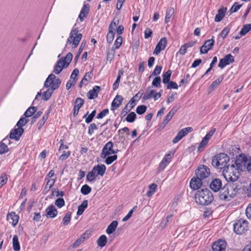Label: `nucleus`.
I'll use <instances>...</instances> for the list:
<instances>
[{"label":"nucleus","instance_id":"nucleus-25","mask_svg":"<svg viewBox=\"0 0 251 251\" xmlns=\"http://www.w3.org/2000/svg\"><path fill=\"white\" fill-rule=\"evenodd\" d=\"M7 220L13 226H15L18 222L19 216L16 215L15 212H11L7 215Z\"/></svg>","mask_w":251,"mask_h":251},{"label":"nucleus","instance_id":"nucleus-19","mask_svg":"<svg viewBox=\"0 0 251 251\" xmlns=\"http://www.w3.org/2000/svg\"><path fill=\"white\" fill-rule=\"evenodd\" d=\"M222 186V180L220 178L213 179L210 184V187L214 192H218L221 190Z\"/></svg>","mask_w":251,"mask_h":251},{"label":"nucleus","instance_id":"nucleus-11","mask_svg":"<svg viewBox=\"0 0 251 251\" xmlns=\"http://www.w3.org/2000/svg\"><path fill=\"white\" fill-rule=\"evenodd\" d=\"M113 143L111 141L107 142L103 147L101 152L100 157L102 158H105L107 156L112 154V151L113 150Z\"/></svg>","mask_w":251,"mask_h":251},{"label":"nucleus","instance_id":"nucleus-35","mask_svg":"<svg viewBox=\"0 0 251 251\" xmlns=\"http://www.w3.org/2000/svg\"><path fill=\"white\" fill-rule=\"evenodd\" d=\"M13 248L15 251H19L20 250V246L18 240L17 235H14L13 238Z\"/></svg>","mask_w":251,"mask_h":251},{"label":"nucleus","instance_id":"nucleus-36","mask_svg":"<svg viewBox=\"0 0 251 251\" xmlns=\"http://www.w3.org/2000/svg\"><path fill=\"white\" fill-rule=\"evenodd\" d=\"M174 13V9L173 7H169L167 9L166 12V16L165 21L166 23H168L170 21L171 17L173 16Z\"/></svg>","mask_w":251,"mask_h":251},{"label":"nucleus","instance_id":"nucleus-48","mask_svg":"<svg viewBox=\"0 0 251 251\" xmlns=\"http://www.w3.org/2000/svg\"><path fill=\"white\" fill-rule=\"evenodd\" d=\"M172 215H168L167 217L162 220L160 223V226L161 228H164L167 225V224L170 222Z\"/></svg>","mask_w":251,"mask_h":251},{"label":"nucleus","instance_id":"nucleus-2","mask_svg":"<svg viewBox=\"0 0 251 251\" xmlns=\"http://www.w3.org/2000/svg\"><path fill=\"white\" fill-rule=\"evenodd\" d=\"M238 191L237 185L235 183L228 182L220 190L219 197L221 200L229 201L234 197Z\"/></svg>","mask_w":251,"mask_h":251},{"label":"nucleus","instance_id":"nucleus-1","mask_svg":"<svg viewBox=\"0 0 251 251\" xmlns=\"http://www.w3.org/2000/svg\"><path fill=\"white\" fill-rule=\"evenodd\" d=\"M214 200L212 193L207 188L198 190L195 195L196 202L201 205H207Z\"/></svg>","mask_w":251,"mask_h":251},{"label":"nucleus","instance_id":"nucleus-61","mask_svg":"<svg viewBox=\"0 0 251 251\" xmlns=\"http://www.w3.org/2000/svg\"><path fill=\"white\" fill-rule=\"evenodd\" d=\"M167 88L168 89H177L178 87L176 83L174 81H169L167 83Z\"/></svg>","mask_w":251,"mask_h":251},{"label":"nucleus","instance_id":"nucleus-46","mask_svg":"<svg viewBox=\"0 0 251 251\" xmlns=\"http://www.w3.org/2000/svg\"><path fill=\"white\" fill-rule=\"evenodd\" d=\"M242 6V4H238V3L237 2H235L229 10L230 14H231L234 12H237L241 8Z\"/></svg>","mask_w":251,"mask_h":251},{"label":"nucleus","instance_id":"nucleus-5","mask_svg":"<svg viewBox=\"0 0 251 251\" xmlns=\"http://www.w3.org/2000/svg\"><path fill=\"white\" fill-rule=\"evenodd\" d=\"M248 223L245 220L240 219L233 225L234 231L237 234H242L247 231Z\"/></svg>","mask_w":251,"mask_h":251},{"label":"nucleus","instance_id":"nucleus-18","mask_svg":"<svg viewBox=\"0 0 251 251\" xmlns=\"http://www.w3.org/2000/svg\"><path fill=\"white\" fill-rule=\"evenodd\" d=\"M45 212V216L48 218H54L58 214L57 210L53 204L49 206L46 208Z\"/></svg>","mask_w":251,"mask_h":251},{"label":"nucleus","instance_id":"nucleus-3","mask_svg":"<svg viewBox=\"0 0 251 251\" xmlns=\"http://www.w3.org/2000/svg\"><path fill=\"white\" fill-rule=\"evenodd\" d=\"M229 158L225 153L218 154L213 157L212 165L214 167L219 169H223L227 165Z\"/></svg>","mask_w":251,"mask_h":251},{"label":"nucleus","instance_id":"nucleus-58","mask_svg":"<svg viewBox=\"0 0 251 251\" xmlns=\"http://www.w3.org/2000/svg\"><path fill=\"white\" fill-rule=\"evenodd\" d=\"M7 180V175L5 174L0 176V188L6 183Z\"/></svg>","mask_w":251,"mask_h":251},{"label":"nucleus","instance_id":"nucleus-24","mask_svg":"<svg viewBox=\"0 0 251 251\" xmlns=\"http://www.w3.org/2000/svg\"><path fill=\"white\" fill-rule=\"evenodd\" d=\"M89 4H84L79 13L78 18L81 21H83L86 18L89 11Z\"/></svg>","mask_w":251,"mask_h":251},{"label":"nucleus","instance_id":"nucleus-44","mask_svg":"<svg viewBox=\"0 0 251 251\" xmlns=\"http://www.w3.org/2000/svg\"><path fill=\"white\" fill-rule=\"evenodd\" d=\"M54 91H53L52 89H51L50 88H48V89L44 93L43 95V99L44 100H49V99L51 96L53 92Z\"/></svg>","mask_w":251,"mask_h":251},{"label":"nucleus","instance_id":"nucleus-22","mask_svg":"<svg viewBox=\"0 0 251 251\" xmlns=\"http://www.w3.org/2000/svg\"><path fill=\"white\" fill-rule=\"evenodd\" d=\"M100 87L99 86H95L92 90H90L87 93L88 98L90 100L97 98L98 96V93L100 91Z\"/></svg>","mask_w":251,"mask_h":251},{"label":"nucleus","instance_id":"nucleus-50","mask_svg":"<svg viewBox=\"0 0 251 251\" xmlns=\"http://www.w3.org/2000/svg\"><path fill=\"white\" fill-rule=\"evenodd\" d=\"M161 81V77L160 76H156L152 82V85L155 87H160Z\"/></svg>","mask_w":251,"mask_h":251},{"label":"nucleus","instance_id":"nucleus-63","mask_svg":"<svg viewBox=\"0 0 251 251\" xmlns=\"http://www.w3.org/2000/svg\"><path fill=\"white\" fill-rule=\"evenodd\" d=\"M172 157V155L170 153H168L165 155L162 160L161 161V163H163L165 166H167L168 163L169 162L171 158Z\"/></svg>","mask_w":251,"mask_h":251},{"label":"nucleus","instance_id":"nucleus-49","mask_svg":"<svg viewBox=\"0 0 251 251\" xmlns=\"http://www.w3.org/2000/svg\"><path fill=\"white\" fill-rule=\"evenodd\" d=\"M105 158V163L107 165H110L117 159V155H114L113 156H108Z\"/></svg>","mask_w":251,"mask_h":251},{"label":"nucleus","instance_id":"nucleus-9","mask_svg":"<svg viewBox=\"0 0 251 251\" xmlns=\"http://www.w3.org/2000/svg\"><path fill=\"white\" fill-rule=\"evenodd\" d=\"M240 162V159H238L236 161L235 165L234 164H231V165H227L226 167H225L223 169V175L225 178H232V176H230V175L231 174V173H233L234 172V170H238V169H240L241 168H239L237 166V162Z\"/></svg>","mask_w":251,"mask_h":251},{"label":"nucleus","instance_id":"nucleus-13","mask_svg":"<svg viewBox=\"0 0 251 251\" xmlns=\"http://www.w3.org/2000/svg\"><path fill=\"white\" fill-rule=\"evenodd\" d=\"M167 41L165 37L162 38L156 45L153 53L158 55L161 50H164L167 46Z\"/></svg>","mask_w":251,"mask_h":251},{"label":"nucleus","instance_id":"nucleus-40","mask_svg":"<svg viewBox=\"0 0 251 251\" xmlns=\"http://www.w3.org/2000/svg\"><path fill=\"white\" fill-rule=\"evenodd\" d=\"M150 88H147V92L144 94L143 99L144 100H147L150 99L153 95L154 91L153 90H150Z\"/></svg>","mask_w":251,"mask_h":251},{"label":"nucleus","instance_id":"nucleus-45","mask_svg":"<svg viewBox=\"0 0 251 251\" xmlns=\"http://www.w3.org/2000/svg\"><path fill=\"white\" fill-rule=\"evenodd\" d=\"M91 191V188L88 185L85 184L83 185L81 188V192L84 195H88Z\"/></svg>","mask_w":251,"mask_h":251},{"label":"nucleus","instance_id":"nucleus-59","mask_svg":"<svg viewBox=\"0 0 251 251\" xmlns=\"http://www.w3.org/2000/svg\"><path fill=\"white\" fill-rule=\"evenodd\" d=\"M162 67L161 66H156L153 70V71L152 72V74L151 75V76H157L159 75L162 70Z\"/></svg>","mask_w":251,"mask_h":251},{"label":"nucleus","instance_id":"nucleus-62","mask_svg":"<svg viewBox=\"0 0 251 251\" xmlns=\"http://www.w3.org/2000/svg\"><path fill=\"white\" fill-rule=\"evenodd\" d=\"M70 151H64L62 154L60 156L59 159L61 161L67 159L70 155Z\"/></svg>","mask_w":251,"mask_h":251},{"label":"nucleus","instance_id":"nucleus-51","mask_svg":"<svg viewBox=\"0 0 251 251\" xmlns=\"http://www.w3.org/2000/svg\"><path fill=\"white\" fill-rule=\"evenodd\" d=\"M147 110V107L144 105H141L137 106L136 111L139 115L144 114Z\"/></svg>","mask_w":251,"mask_h":251},{"label":"nucleus","instance_id":"nucleus-7","mask_svg":"<svg viewBox=\"0 0 251 251\" xmlns=\"http://www.w3.org/2000/svg\"><path fill=\"white\" fill-rule=\"evenodd\" d=\"M196 176L203 180L207 178L210 175V169L207 166L201 165L196 170Z\"/></svg>","mask_w":251,"mask_h":251},{"label":"nucleus","instance_id":"nucleus-31","mask_svg":"<svg viewBox=\"0 0 251 251\" xmlns=\"http://www.w3.org/2000/svg\"><path fill=\"white\" fill-rule=\"evenodd\" d=\"M88 206V201L87 200L84 201L82 203L79 205L78 207V210L77 211V215H81L82 214L83 212L85 210V209Z\"/></svg>","mask_w":251,"mask_h":251},{"label":"nucleus","instance_id":"nucleus-28","mask_svg":"<svg viewBox=\"0 0 251 251\" xmlns=\"http://www.w3.org/2000/svg\"><path fill=\"white\" fill-rule=\"evenodd\" d=\"M224 79V75H221L219 76L215 81H214L209 86L210 91H213L221 83Z\"/></svg>","mask_w":251,"mask_h":251},{"label":"nucleus","instance_id":"nucleus-47","mask_svg":"<svg viewBox=\"0 0 251 251\" xmlns=\"http://www.w3.org/2000/svg\"><path fill=\"white\" fill-rule=\"evenodd\" d=\"M72 53L69 52L65 57L61 58L65 61L66 66H68L73 58Z\"/></svg>","mask_w":251,"mask_h":251},{"label":"nucleus","instance_id":"nucleus-12","mask_svg":"<svg viewBox=\"0 0 251 251\" xmlns=\"http://www.w3.org/2000/svg\"><path fill=\"white\" fill-rule=\"evenodd\" d=\"M213 38V36L212 37ZM215 40L213 38L205 41L203 45L200 48V52L201 54L206 53L208 50H210L214 46Z\"/></svg>","mask_w":251,"mask_h":251},{"label":"nucleus","instance_id":"nucleus-17","mask_svg":"<svg viewBox=\"0 0 251 251\" xmlns=\"http://www.w3.org/2000/svg\"><path fill=\"white\" fill-rule=\"evenodd\" d=\"M202 183V180L196 176L191 179L190 187L193 190H198L201 188Z\"/></svg>","mask_w":251,"mask_h":251},{"label":"nucleus","instance_id":"nucleus-54","mask_svg":"<svg viewBox=\"0 0 251 251\" xmlns=\"http://www.w3.org/2000/svg\"><path fill=\"white\" fill-rule=\"evenodd\" d=\"M98 129L97 125L95 123L91 124L88 127V133L89 135H91L93 134L94 130Z\"/></svg>","mask_w":251,"mask_h":251},{"label":"nucleus","instance_id":"nucleus-16","mask_svg":"<svg viewBox=\"0 0 251 251\" xmlns=\"http://www.w3.org/2000/svg\"><path fill=\"white\" fill-rule=\"evenodd\" d=\"M24 129L22 127H18L12 130L10 133V137L9 138L15 139L18 141L20 139V137L24 133Z\"/></svg>","mask_w":251,"mask_h":251},{"label":"nucleus","instance_id":"nucleus-55","mask_svg":"<svg viewBox=\"0 0 251 251\" xmlns=\"http://www.w3.org/2000/svg\"><path fill=\"white\" fill-rule=\"evenodd\" d=\"M123 42V38L121 36H119L117 38L114 43L115 49H118L121 46Z\"/></svg>","mask_w":251,"mask_h":251},{"label":"nucleus","instance_id":"nucleus-64","mask_svg":"<svg viewBox=\"0 0 251 251\" xmlns=\"http://www.w3.org/2000/svg\"><path fill=\"white\" fill-rule=\"evenodd\" d=\"M88 114H89V112H87V113L86 114H85L83 117V118L85 119V122L87 124H89V123H91L92 121V120L94 117L91 114H89V115H88Z\"/></svg>","mask_w":251,"mask_h":251},{"label":"nucleus","instance_id":"nucleus-39","mask_svg":"<svg viewBox=\"0 0 251 251\" xmlns=\"http://www.w3.org/2000/svg\"><path fill=\"white\" fill-rule=\"evenodd\" d=\"M37 110L36 107L32 106L28 108L25 112L24 115L25 117H30L34 114Z\"/></svg>","mask_w":251,"mask_h":251},{"label":"nucleus","instance_id":"nucleus-41","mask_svg":"<svg viewBox=\"0 0 251 251\" xmlns=\"http://www.w3.org/2000/svg\"><path fill=\"white\" fill-rule=\"evenodd\" d=\"M71 218V213L70 212H67L65 214L64 218H63V220H62L63 224L64 226L68 225L70 222Z\"/></svg>","mask_w":251,"mask_h":251},{"label":"nucleus","instance_id":"nucleus-4","mask_svg":"<svg viewBox=\"0 0 251 251\" xmlns=\"http://www.w3.org/2000/svg\"><path fill=\"white\" fill-rule=\"evenodd\" d=\"M82 34L78 33V28H74L71 31L70 36L67 40V43L69 44H72V48L73 49H75L78 45L82 38Z\"/></svg>","mask_w":251,"mask_h":251},{"label":"nucleus","instance_id":"nucleus-37","mask_svg":"<svg viewBox=\"0 0 251 251\" xmlns=\"http://www.w3.org/2000/svg\"><path fill=\"white\" fill-rule=\"evenodd\" d=\"M172 75V71L171 70L167 71L165 73L162 75L163 79L162 82L164 84H167L169 82L170 78Z\"/></svg>","mask_w":251,"mask_h":251},{"label":"nucleus","instance_id":"nucleus-15","mask_svg":"<svg viewBox=\"0 0 251 251\" xmlns=\"http://www.w3.org/2000/svg\"><path fill=\"white\" fill-rule=\"evenodd\" d=\"M226 247V243L223 240L215 242L212 246L213 251H225Z\"/></svg>","mask_w":251,"mask_h":251},{"label":"nucleus","instance_id":"nucleus-56","mask_svg":"<svg viewBox=\"0 0 251 251\" xmlns=\"http://www.w3.org/2000/svg\"><path fill=\"white\" fill-rule=\"evenodd\" d=\"M55 204L58 208H61L64 206L65 201L63 198H58L55 201Z\"/></svg>","mask_w":251,"mask_h":251},{"label":"nucleus","instance_id":"nucleus-34","mask_svg":"<svg viewBox=\"0 0 251 251\" xmlns=\"http://www.w3.org/2000/svg\"><path fill=\"white\" fill-rule=\"evenodd\" d=\"M234 170V172L233 173H231V174L230 175V176H232V178H226L227 181H230L231 182L234 183L236 180H237L238 178H239V172L238 170Z\"/></svg>","mask_w":251,"mask_h":251},{"label":"nucleus","instance_id":"nucleus-42","mask_svg":"<svg viewBox=\"0 0 251 251\" xmlns=\"http://www.w3.org/2000/svg\"><path fill=\"white\" fill-rule=\"evenodd\" d=\"M136 118V115L134 112L129 113L126 116V120L129 123H133Z\"/></svg>","mask_w":251,"mask_h":251},{"label":"nucleus","instance_id":"nucleus-10","mask_svg":"<svg viewBox=\"0 0 251 251\" xmlns=\"http://www.w3.org/2000/svg\"><path fill=\"white\" fill-rule=\"evenodd\" d=\"M193 129L191 127H185L180 130L177 134L176 136L173 140V143L176 144L183 137L186 136L188 133L191 132Z\"/></svg>","mask_w":251,"mask_h":251},{"label":"nucleus","instance_id":"nucleus-30","mask_svg":"<svg viewBox=\"0 0 251 251\" xmlns=\"http://www.w3.org/2000/svg\"><path fill=\"white\" fill-rule=\"evenodd\" d=\"M118 226V222L117 221H112L111 224L108 226L106 229V233L108 234H110L113 233Z\"/></svg>","mask_w":251,"mask_h":251},{"label":"nucleus","instance_id":"nucleus-52","mask_svg":"<svg viewBox=\"0 0 251 251\" xmlns=\"http://www.w3.org/2000/svg\"><path fill=\"white\" fill-rule=\"evenodd\" d=\"M230 28L228 26L225 27L220 33V36L224 39H225L230 31Z\"/></svg>","mask_w":251,"mask_h":251},{"label":"nucleus","instance_id":"nucleus-14","mask_svg":"<svg viewBox=\"0 0 251 251\" xmlns=\"http://www.w3.org/2000/svg\"><path fill=\"white\" fill-rule=\"evenodd\" d=\"M234 61V57L230 54L226 55L224 58L221 59L218 64V67L222 69L224 68L226 66L232 63Z\"/></svg>","mask_w":251,"mask_h":251},{"label":"nucleus","instance_id":"nucleus-32","mask_svg":"<svg viewBox=\"0 0 251 251\" xmlns=\"http://www.w3.org/2000/svg\"><path fill=\"white\" fill-rule=\"evenodd\" d=\"M157 186L154 183H151L149 186V191L147 193V196L148 197H151L156 191Z\"/></svg>","mask_w":251,"mask_h":251},{"label":"nucleus","instance_id":"nucleus-29","mask_svg":"<svg viewBox=\"0 0 251 251\" xmlns=\"http://www.w3.org/2000/svg\"><path fill=\"white\" fill-rule=\"evenodd\" d=\"M123 100V98L122 96L117 95L112 102L111 106L116 108L119 107L121 105Z\"/></svg>","mask_w":251,"mask_h":251},{"label":"nucleus","instance_id":"nucleus-20","mask_svg":"<svg viewBox=\"0 0 251 251\" xmlns=\"http://www.w3.org/2000/svg\"><path fill=\"white\" fill-rule=\"evenodd\" d=\"M179 108L178 104L175 105L171 111L166 115L165 118L163 121L162 124L165 126L171 120L173 116L176 113Z\"/></svg>","mask_w":251,"mask_h":251},{"label":"nucleus","instance_id":"nucleus-6","mask_svg":"<svg viewBox=\"0 0 251 251\" xmlns=\"http://www.w3.org/2000/svg\"><path fill=\"white\" fill-rule=\"evenodd\" d=\"M61 83V80L59 78L56 79V76L54 74H50L47 78L44 86L48 88L50 86V89L54 91L57 89Z\"/></svg>","mask_w":251,"mask_h":251},{"label":"nucleus","instance_id":"nucleus-8","mask_svg":"<svg viewBox=\"0 0 251 251\" xmlns=\"http://www.w3.org/2000/svg\"><path fill=\"white\" fill-rule=\"evenodd\" d=\"M237 166L241 170L247 169L251 174V158L243 157L240 159V162H237Z\"/></svg>","mask_w":251,"mask_h":251},{"label":"nucleus","instance_id":"nucleus-27","mask_svg":"<svg viewBox=\"0 0 251 251\" xmlns=\"http://www.w3.org/2000/svg\"><path fill=\"white\" fill-rule=\"evenodd\" d=\"M47 180L46 186H45V188L43 190V193L44 194H47L50 189L52 187V186L54 185L56 178L53 179H49V178H46L45 179Z\"/></svg>","mask_w":251,"mask_h":251},{"label":"nucleus","instance_id":"nucleus-43","mask_svg":"<svg viewBox=\"0 0 251 251\" xmlns=\"http://www.w3.org/2000/svg\"><path fill=\"white\" fill-rule=\"evenodd\" d=\"M84 103V100L82 99L77 98L75 100L74 107L79 109L83 105Z\"/></svg>","mask_w":251,"mask_h":251},{"label":"nucleus","instance_id":"nucleus-60","mask_svg":"<svg viewBox=\"0 0 251 251\" xmlns=\"http://www.w3.org/2000/svg\"><path fill=\"white\" fill-rule=\"evenodd\" d=\"M93 74L92 71L87 72L85 74V75L83 78V80L84 81L89 82L92 78Z\"/></svg>","mask_w":251,"mask_h":251},{"label":"nucleus","instance_id":"nucleus-38","mask_svg":"<svg viewBox=\"0 0 251 251\" xmlns=\"http://www.w3.org/2000/svg\"><path fill=\"white\" fill-rule=\"evenodd\" d=\"M106 242L107 237L104 235L100 236L97 241L98 245L100 247H103L105 246L106 244Z\"/></svg>","mask_w":251,"mask_h":251},{"label":"nucleus","instance_id":"nucleus-57","mask_svg":"<svg viewBox=\"0 0 251 251\" xmlns=\"http://www.w3.org/2000/svg\"><path fill=\"white\" fill-rule=\"evenodd\" d=\"M28 122V120L26 119L25 118H22L18 122L16 126H18V127H22L23 126L25 125Z\"/></svg>","mask_w":251,"mask_h":251},{"label":"nucleus","instance_id":"nucleus-23","mask_svg":"<svg viewBox=\"0 0 251 251\" xmlns=\"http://www.w3.org/2000/svg\"><path fill=\"white\" fill-rule=\"evenodd\" d=\"M227 10V8L222 7L218 11V13L216 15L214 21L216 22H219L222 20L225 16Z\"/></svg>","mask_w":251,"mask_h":251},{"label":"nucleus","instance_id":"nucleus-33","mask_svg":"<svg viewBox=\"0 0 251 251\" xmlns=\"http://www.w3.org/2000/svg\"><path fill=\"white\" fill-rule=\"evenodd\" d=\"M251 30V24H246L243 25L239 32L240 36H244Z\"/></svg>","mask_w":251,"mask_h":251},{"label":"nucleus","instance_id":"nucleus-21","mask_svg":"<svg viewBox=\"0 0 251 251\" xmlns=\"http://www.w3.org/2000/svg\"><path fill=\"white\" fill-rule=\"evenodd\" d=\"M96 174V176H103L106 171V167L104 165H97L94 166L92 170Z\"/></svg>","mask_w":251,"mask_h":251},{"label":"nucleus","instance_id":"nucleus-53","mask_svg":"<svg viewBox=\"0 0 251 251\" xmlns=\"http://www.w3.org/2000/svg\"><path fill=\"white\" fill-rule=\"evenodd\" d=\"M96 174L92 170L91 171H90V172H89L88 173L87 176H86V179H87V181L92 182V181H93L94 180H95V179L96 178Z\"/></svg>","mask_w":251,"mask_h":251},{"label":"nucleus","instance_id":"nucleus-26","mask_svg":"<svg viewBox=\"0 0 251 251\" xmlns=\"http://www.w3.org/2000/svg\"><path fill=\"white\" fill-rule=\"evenodd\" d=\"M9 138L6 137L0 143V154L6 153L8 151V148L6 144L9 143Z\"/></svg>","mask_w":251,"mask_h":251}]
</instances>
